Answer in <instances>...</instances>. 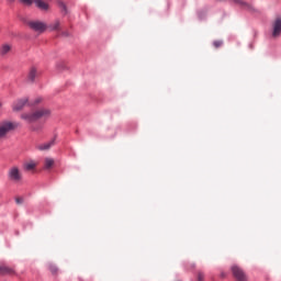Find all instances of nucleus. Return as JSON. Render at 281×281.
<instances>
[{
    "label": "nucleus",
    "instance_id": "obj_7",
    "mask_svg": "<svg viewBox=\"0 0 281 281\" xmlns=\"http://www.w3.org/2000/svg\"><path fill=\"white\" fill-rule=\"evenodd\" d=\"M281 35V18H276L272 23V37L278 38Z\"/></svg>",
    "mask_w": 281,
    "mask_h": 281
},
{
    "label": "nucleus",
    "instance_id": "obj_9",
    "mask_svg": "<svg viewBox=\"0 0 281 281\" xmlns=\"http://www.w3.org/2000/svg\"><path fill=\"white\" fill-rule=\"evenodd\" d=\"M33 3H35L38 10H43L44 12H47V10H49V4L43 0H33Z\"/></svg>",
    "mask_w": 281,
    "mask_h": 281
},
{
    "label": "nucleus",
    "instance_id": "obj_21",
    "mask_svg": "<svg viewBox=\"0 0 281 281\" xmlns=\"http://www.w3.org/2000/svg\"><path fill=\"white\" fill-rule=\"evenodd\" d=\"M23 198H15V203L18 204V205H23Z\"/></svg>",
    "mask_w": 281,
    "mask_h": 281
},
{
    "label": "nucleus",
    "instance_id": "obj_27",
    "mask_svg": "<svg viewBox=\"0 0 281 281\" xmlns=\"http://www.w3.org/2000/svg\"><path fill=\"white\" fill-rule=\"evenodd\" d=\"M1 106H3V104L0 102V109H1Z\"/></svg>",
    "mask_w": 281,
    "mask_h": 281
},
{
    "label": "nucleus",
    "instance_id": "obj_12",
    "mask_svg": "<svg viewBox=\"0 0 281 281\" xmlns=\"http://www.w3.org/2000/svg\"><path fill=\"white\" fill-rule=\"evenodd\" d=\"M234 3H237V5H240V8H244V10H254V7L246 2L245 0H233Z\"/></svg>",
    "mask_w": 281,
    "mask_h": 281
},
{
    "label": "nucleus",
    "instance_id": "obj_17",
    "mask_svg": "<svg viewBox=\"0 0 281 281\" xmlns=\"http://www.w3.org/2000/svg\"><path fill=\"white\" fill-rule=\"evenodd\" d=\"M205 16H207V10L206 9H202V10L198 11V18L200 20L205 19Z\"/></svg>",
    "mask_w": 281,
    "mask_h": 281
},
{
    "label": "nucleus",
    "instance_id": "obj_2",
    "mask_svg": "<svg viewBox=\"0 0 281 281\" xmlns=\"http://www.w3.org/2000/svg\"><path fill=\"white\" fill-rule=\"evenodd\" d=\"M16 128H19V123L16 122H11V121L0 122V142L2 139H5L9 133H12V131H16Z\"/></svg>",
    "mask_w": 281,
    "mask_h": 281
},
{
    "label": "nucleus",
    "instance_id": "obj_14",
    "mask_svg": "<svg viewBox=\"0 0 281 281\" xmlns=\"http://www.w3.org/2000/svg\"><path fill=\"white\" fill-rule=\"evenodd\" d=\"M48 27H49V30H52V32H59L60 31V21L56 20Z\"/></svg>",
    "mask_w": 281,
    "mask_h": 281
},
{
    "label": "nucleus",
    "instance_id": "obj_10",
    "mask_svg": "<svg viewBox=\"0 0 281 281\" xmlns=\"http://www.w3.org/2000/svg\"><path fill=\"white\" fill-rule=\"evenodd\" d=\"M12 52V44L4 43L0 46V56H8Z\"/></svg>",
    "mask_w": 281,
    "mask_h": 281
},
{
    "label": "nucleus",
    "instance_id": "obj_22",
    "mask_svg": "<svg viewBox=\"0 0 281 281\" xmlns=\"http://www.w3.org/2000/svg\"><path fill=\"white\" fill-rule=\"evenodd\" d=\"M205 276L202 272L198 273V281H203Z\"/></svg>",
    "mask_w": 281,
    "mask_h": 281
},
{
    "label": "nucleus",
    "instance_id": "obj_24",
    "mask_svg": "<svg viewBox=\"0 0 281 281\" xmlns=\"http://www.w3.org/2000/svg\"><path fill=\"white\" fill-rule=\"evenodd\" d=\"M225 277H226L225 272H221V278H225Z\"/></svg>",
    "mask_w": 281,
    "mask_h": 281
},
{
    "label": "nucleus",
    "instance_id": "obj_16",
    "mask_svg": "<svg viewBox=\"0 0 281 281\" xmlns=\"http://www.w3.org/2000/svg\"><path fill=\"white\" fill-rule=\"evenodd\" d=\"M48 269L53 276H58V267H56V265L49 263Z\"/></svg>",
    "mask_w": 281,
    "mask_h": 281
},
{
    "label": "nucleus",
    "instance_id": "obj_6",
    "mask_svg": "<svg viewBox=\"0 0 281 281\" xmlns=\"http://www.w3.org/2000/svg\"><path fill=\"white\" fill-rule=\"evenodd\" d=\"M29 101L30 100L26 97L15 100L12 104L13 111H15V112L23 111V109H25V106H27Z\"/></svg>",
    "mask_w": 281,
    "mask_h": 281
},
{
    "label": "nucleus",
    "instance_id": "obj_8",
    "mask_svg": "<svg viewBox=\"0 0 281 281\" xmlns=\"http://www.w3.org/2000/svg\"><path fill=\"white\" fill-rule=\"evenodd\" d=\"M55 144H56V139L53 138L52 140H49L47 143L36 145V149L37 150H49V148H52V146H54Z\"/></svg>",
    "mask_w": 281,
    "mask_h": 281
},
{
    "label": "nucleus",
    "instance_id": "obj_25",
    "mask_svg": "<svg viewBox=\"0 0 281 281\" xmlns=\"http://www.w3.org/2000/svg\"><path fill=\"white\" fill-rule=\"evenodd\" d=\"M64 36H69V34H67V33H64Z\"/></svg>",
    "mask_w": 281,
    "mask_h": 281
},
{
    "label": "nucleus",
    "instance_id": "obj_13",
    "mask_svg": "<svg viewBox=\"0 0 281 281\" xmlns=\"http://www.w3.org/2000/svg\"><path fill=\"white\" fill-rule=\"evenodd\" d=\"M36 76H38V71L35 67H32L29 72V80H31V82H34V80H36Z\"/></svg>",
    "mask_w": 281,
    "mask_h": 281
},
{
    "label": "nucleus",
    "instance_id": "obj_23",
    "mask_svg": "<svg viewBox=\"0 0 281 281\" xmlns=\"http://www.w3.org/2000/svg\"><path fill=\"white\" fill-rule=\"evenodd\" d=\"M58 5H60L65 12L67 11V5L64 2L58 1Z\"/></svg>",
    "mask_w": 281,
    "mask_h": 281
},
{
    "label": "nucleus",
    "instance_id": "obj_26",
    "mask_svg": "<svg viewBox=\"0 0 281 281\" xmlns=\"http://www.w3.org/2000/svg\"><path fill=\"white\" fill-rule=\"evenodd\" d=\"M11 3H14V0H9Z\"/></svg>",
    "mask_w": 281,
    "mask_h": 281
},
{
    "label": "nucleus",
    "instance_id": "obj_19",
    "mask_svg": "<svg viewBox=\"0 0 281 281\" xmlns=\"http://www.w3.org/2000/svg\"><path fill=\"white\" fill-rule=\"evenodd\" d=\"M213 46L215 47V49H218V47L223 46V41L221 40L214 41Z\"/></svg>",
    "mask_w": 281,
    "mask_h": 281
},
{
    "label": "nucleus",
    "instance_id": "obj_5",
    "mask_svg": "<svg viewBox=\"0 0 281 281\" xmlns=\"http://www.w3.org/2000/svg\"><path fill=\"white\" fill-rule=\"evenodd\" d=\"M29 27L34 32H38V34H43L47 30V24L41 21H32L29 22Z\"/></svg>",
    "mask_w": 281,
    "mask_h": 281
},
{
    "label": "nucleus",
    "instance_id": "obj_3",
    "mask_svg": "<svg viewBox=\"0 0 281 281\" xmlns=\"http://www.w3.org/2000/svg\"><path fill=\"white\" fill-rule=\"evenodd\" d=\"M8 179L11 183H21L23 181V171L18 166H12L8 170Z\"/></svg>",
    "mask_w": 281,
    "mask_h": 281
},
{
    "label": "nucleus",
    "instance_id": "obj_1",
    "mask_svg": "<svg viewBox=\"0 0 281 281\" xmlns=\"http://www.w3.org/2000/svg\"><path fill=\"white\" fill-rule=\"evenodd\" d=\"M50 111L47 109H40L36 110L33 113H24L21 115L22 120H25V122H36V120H41L43 117H49Z\"/></svg>",
    "mask_w": 281,
    "mask_h": 281
},
{
    "label": "nucleus",
    "instance_id": "obj_18",
    "mask_svg": "<svg viewBox=\"0 0 281 281\" xmlns=\"http://www.w3.org/2000/svg\"><path fill=\"white\" fill-rule=\"evenodd\" d=\"M24 168H25V170H34L35 168H36V164L35 162H26L25 165H24Z\"/></svg>",
    "mask_w": 281,
    "mask_h": 281
},
{
    "label": "nucleus",
    "instance_id": "obj_15",
    "mask_svg": "<svg viewBox=\"0 0 281 281\" xmlns=\"http://www.w3.org/2000/svg\"><path fill=\"white\" fill-rule=\"evenodd\" d=\"M53 167H54V159L53 158H45V160H44L45 170H49Z\"/></svg>",
    "mask_w": 281,
    "mask_h": 281
},
{
    "label": "nucleus",
    "instance_id": "obj_11",
    "mask_svg": "<svg viewBox=\"0 0 281 281\" xmlns=\"http://www.w3.org/2000/svg\"><path fill=\"white\" fill-rule=\"evenodd\" d=\"M0 276H14V269L0 265Z\"/></svg>",
    "mask_w": 281,
    "mask_h": 281
},
{
    "label": "nucleus",
    "instance_id": "obj_20",
    "mask_svg": "<svg viewBox=\"0 0 281 281\" xmlns=\"http://www.w3.org/2000/svg\"><path fill=\"white\" fill-rule=\"evenodd\" d=\"M21 3H23L24 5H32V3H34V0H20Z\"/></svg>",
    "mask_w": 281,
    "mask_h": 281
},
{
    "label": "nucleus",
    "instance_id": "obj_4",
    "mask_svg": "<svg viewBox=\"0 0 281 281\" xmlns=\"http://www.w3.org/2000/svg\"><path fill=\"white\" fill-rule=\"evenodd\" d=\"M231 271L237 281H247V274L243 268L238 267L237 265L232 266Z\"/></svg>",
    "mask_w": 281,
    "mask_h": 281
}]
</instances>
